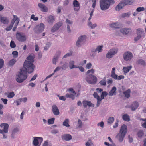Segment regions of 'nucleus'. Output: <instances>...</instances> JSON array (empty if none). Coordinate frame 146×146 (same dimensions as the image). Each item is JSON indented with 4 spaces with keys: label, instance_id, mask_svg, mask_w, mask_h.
Listing matches in <instances>:
<instances>
[{
    "label": "nucleus",
    "instance_id": "obj_1",
    "mask_svg": "<svg viewBox=\"0 0 146 146\" xmlns=\"http://www.w3.org/2000/svg\"><path fill=\"white\" fill-rule=\"evenodd\" d=\"M34 61V58L32 55H29L23 64V68H21L26 72V73H31L34 71L35 66L33 63Z\"/></svg>",
    "mask_w": 146,
    "mask_h": 146
},
{
    "label": "nucleus",
    "instance_id": "obj_2",
    "mask_svg": "<svg viewBox=\"0 0 146 146\" xmlns=\"http://www.w3.org/2000/svg\"><path fill=\"white\" fill-rule=\"evenodd\" d=\"M127 127L125 124L121 126L119 133L117 135L116 138L120 142H122L127 131Z\"/></svg>",
    "mask_w": 146,
    "mask_h": 146
},
{
    "label": "nucleus",
    "instance_id": "obj_3",
    "mask_svg": "<svg viewBox=\"0 0 146 146\" xmlns=\"http://www.w3.org/2000/svg\"><path fill=\"white\" fill-rule=\"evenodd\" d=\"M27 73L25 70L21 68L20 71L18 72V75L16 76V80L19 83H21L27 78Z\"/></svg>",
    "mask_w": 146,
    "mask_h": 146
},
{
    "label": "nucleus",
    "instance_id": "obj_4",
    "mask_svg": "<svg viewBox=\"0 0 146 146\" xmlns=\"http://www.w3.org/2000/svg\"><path fill=\"white\" fill-rule=\"evenodd\" d=\"M114 3V0H100V9L104 11L108 9L110 4Z\"/></svg>",
    "mask_w": 146,
    "mask_h": 146
},
{
    "label": "nucleus",
    "instance_id": "obj_5",
    "mask_svg": "<svg viewBox=\"0 0 146 146\" xmlns=\"http://www.w3.org/2000/svg\"><path fill=\"white\" fill-rule=\"evenodd\" d=\"M133 0H122L116 7L115 9L117 11H119L122 9L124 6L131 5L133 3Z\"/></svg>",
    "mask_w": 146,
    "mask_h": 146
},
{
    "label": "nucleus",
    "instance_id": "obj_6",
    "mask_svg": "<svg viewBox=\"0 0 146 146\" xmlns=\"http://www.w3.org/2000/svg\"><path fill=\"white\" fill-rule=\"evenodd\" d=\"M0 126L1 127L3 128V130L0 129V133L3 134V138L4 139L7 138V136L6 133L8 132L9 125L7 123H3L0 125Z\"/></svg>",
    "mask_w": 146,
    "mask_h": 146
},
{
    "label": "nucleus",
    "instance_id": "obj_7",
    "mask_svg": "<svg viewBox=\"0 0 146 146\" xmlns=\"http://www.w3.org/2000/svg\"><path fill=\"white\" fill-rule=\"evenodd\" d=\"M85 80L88 83L94 84L96 83L97 79L95 76L92 74H89L86 77Z\"/></svg>",
    "mask_w": 146,
    "mask_h": 146
},
{
    "label": "nucleus",
    "instance_id": "obj_8",
    "mask_svg": "<svg viewBox=\"0 0 146 146\" xmlns=\"http://www.w3.org/2000/svg\"><path fill=\"white\" fill-rule=\"evenodd\" d=\"M86 39V36L85 35L80 36L78 38L76 42V46L78 47H80L81 46L85 41Z\"/></svg>",
    "mask_w": 146,
    "mask_h": 146
},
{
    "label": "nucleus",
    "instance_id": "obj_9",
    "mask_svg": "<svg viewBox=\"0 0 146 146\" xmlns=\"http://www.w3.org/2000/svg\"><path fill=\"white\" fill-rule=\"evenodd\" d=\"M23 33L21 32H17L16 33L17 39L20 42H25L26 40V37L25 35H23Z\"/></svg>",
    "mask_w": 146,
    "mask_h": 146
},
{
    "label": "nucleus",
    "instance_id": "obj_10",
    "mask_svg": "<svg viewBox=\"0 0 146 146\" xmlns=\"http://www.w3.org/2000/svg\"><path fill=\"white\" fill-rule=\"evenodd\" d=\"M44 25L42 23H41L40 25H38L35 27L33 30L36 33H40L42 32L44 30Z\"/></svg>",
    "mask_w": 146,
    "mask_h": 146
},
{
    "label": "nucleus",
    "instance_id": "obj_11",
    "mask_svg": "<svg viewBox=\"0 0 146 146\" xmlns=\"http://www.w3.org/2000/svg\"><path fill=\"white\" fill-rule=\"evenodd\" d=\"M118 51V49L114 48L110 49L109 52L106 54V57L108 58H110L112 57L114 55L116 54Z\"/></svg>",
    "mask_w": 146,
    "mask_h": 146
},
{
    "label": "nucleus",
    "instance_id": "obj_12",
    "mask_svg": "<svg viewBox=\"0 0 146 146\" xmlns=\"http://www.w3.org/2000/svg\"><path fill=\"white\" fill-rule=\"evenodd\" d=\"M133 54L129 51H127L124 53L123 57L124 60L126 61H129L133 58Z\"/></svg>",
    "mask_w": 146,
    "mask_h": 146
},
{
    "label": "nucleus",
    "instance_id": "obj_13",
    "mask_svg": "<svg viewBox=\"0 0 146 146\" xmlns=\"http://www.w3.org/2000/svg\"><path fill=\"white\" fill-rule=\"evenodd\" d=\"M33 138V144L35 146L38 145L39 143H41L43 140V138L42 137H34Z\"/></svg>",
    "mask_w": 146,
    "mask_h": 146
},
{
    "label": "nucleus",
    "instance_id": "obj_14",
    "mask_svg": "<svg viewBox=\"0 0 146 146\" xmlns=\"http://www.w3.org/2000/svg\"><path fill=\"white\" fill-rule=\"evenodd\" d=\"M62 24L61 22L57 23L52 27L51 32L53 33L56 31L62 25Z\"/></svg>",
    "mask_w": 146,
    "mask_h": 146
},
{
    "label": "nucleus",
    "instance_id": "obj_15",
    "mask_svg": "<svg viewBox=\"0 0 146 146\" xmlns=\"http://www.w3.org/2000/svg\"><path fill=\"white\" fill-rule=\"evenodd\" d=\"M52 111L53 114L56 116L60 114L59 110L55 105H53L52 107Z\"/></svg>",
    "mask_w": 146,
    "mask_h": 146
},
{
    "label": "nucleus",
    "instance_id": "obj_16",
    "mask_svg": "<svg viewBox=\"0 0 146 146\" xmlns=\"http://www.w3.org/2000/svg\"><path fill=\"white\" fill-rule=\"evenodd\" d=\"M136 33L137 35L141 38L144 37L145 35L144 30L141 28H138L136 30Z\"/></svg>",
    "mask_w": 146,
    "mask_h": 146
},
{
    "label": "nucleus",
    "instance_id": "obj_17",
    "mask_svg": "<svg viewBox=\"0 0 146 146\" xmlns=\"http://www.w3.org/2000/svg\"><path fill=\"white\" fill-rule=\"evenodd\" d=\"M139 104L138 103L137 101H135L133 102L129 108H131L132 111H134L136 110L138 107Z\"/></svg>",
    "mask_w": 146,
    "mask_h": 146
},
{
    "label": "nucleus",
    "instance_id": "obj_18",
    "mask_svg": "<svg viewBox=\"0 0 146 146\" xmlns=\"http://www.w3.org/2000/svg\"><path fill=\"white\" fill-rule=\"evenodd\" d=\"M110 26L115 29H119L121 27V24L119 22H115L110 24Z\"/></svg>",
    "mask_w": 146,
    "mask_h": 146
},
{
    "label": "nucleus",
    "instance_id": "obj_19",
    "mask_svg": "<svg viewBox=\"0 0 146 146\" xmlns=\"http://www.w3.org/2000/svg\"><path fill=\"white\" fill-rule=\"evenodd\" d=\"M73 5L74 7V10L75 11H78L80 8V5L77 0H74L73 1Z\"/></svg>",
    "mask_w": 146,
    "mask_h": 146
},
{
    "label": "nucleus",
    "instance_id": "obj_20",
    "mask_svg": "<svg viewBox=\"0 0 146 146\" xmlns=\"http://www.w3.org/2000/svg\"><path fill=\"white\" fill-rule=\"evenodd\" d=\"M93 96L94 98L97 99V102L96 104V106L98 107L101 103V99H100V96L98 95V94L96 92L94 93Z\"/></svg>",
    "mask_w": 146,
    "mask_h": 146
},
{
    "label": "nucleus",
    "instance_id": "obj_21",
    "mask_svg": "<svg viewBox=\"0 0 146 146\" xmlns=\"http://www.w3.org/2000/svg\"><path fill=\"white\" fill-rule=\"evenodd\" d=\"M83 106L84 108H86L88 106L94 107V104L92 103L91 101H84L82 102Z\"/></svg>",
    "mask_w": 146,
    "mask_h": 146
},
{
    "label": "nucleus",
    "instance_id": "obj_22",
    "mask_svg": "<svg viewBox=\"0 0 146 146\" xmlns=\"http://www.w3.org/2000/svg\"><path fill=\"white\" fill-rule=\"evenodd\" d=\"M0 21L4 24H7L9 22L8 18L5 17L3 16H0Z\"/></svg>",
    "mask_w": 146,
    "mask_h": 146
},
{
    "label": "nucleus",
    "instance_id": "obj_23",
    "mask_svg": "<svg viewBox=\"0 0 146 146\" xmlns=\"http://www.w3.org/2000/svg\"><path fill=\"white\" fill-rule=\"evenodd\" d=\"M62 138L63 140L68 141L72 139V136L70 135L66 134L62 136Z\"/></svg>",
    "mask_w": 146,
    "mask_h": 146
},
{
    "label": "nucleus",
    "instance_id": "obj_24",
    "mask_svg": "<svg viewBox=\"0 0 146 146\" xmlns=\"http://www.w3.org/2000/svg\"><path fill=\"white\" fill-rule=\"evenodd\" d=\"M38 6L41 9V10L44 12H46L48 10L47 8L46 7L45 5L39 3L38 4Z\"/></svg>",
    "mask_w": 146,
    "mask_h": 146
},
{
    "label": "nucleus",
    "instance_id": "obj_25",
    "mask_svg": "<svg viewBox=\"0 0 146 146\" xmlns=\"http://www.w3.org/2000/svg\"><path fill=\"white\" fill-rule=\"evenodd\" d=\"M131 32V29L128 28H125L121 29L120 32L123 34H127Z\"/></svg>",
    "mask_w": 146,
    "mask_h": 146
},
{
    "label": "nucleus",
    "instance_id": "obj_26",
    "mask_svg": "<svg viewBox=\"0 0 146 146\" xmlns=\"http://www.w3.org/2000/svg\"><path fill=\"white\" fill-rule=\"evenodd\" d=\"M19 129L17 127H16L14 129L12 132L11 138L12 139L15 138V136L17 133L19 132Z\"/></svg>",
    "mask_w": 146,
    "mask_h": 146
},
{
    "label": "nucleus",
    "instance_id": "obj_27",
    "mask_svg": "<svg viewBox=\"0 0 146 146\" xmlns=\"http://www.w3.org/2000/svg\"><path fill=\"white\" fill-rule=\"evenodd\" d=\"M60 54V52H58L54 56L52 61L53 64H56V62L59 57Z\"/></svg>",
    "mask_w": 146,
    "mask_h": 146
},
{
    "label": "nucleus",
    "instance_id": "obj_28",
    "mask_svg": "<svg viewBox=\"0 0 146 146\" xmlns=\"http://www.w3.org/2000/svg\"><path fill=\"white\" fill-rule=\"evenodd\" d=\"M116 88L115 87H113L111 90L110 92L109 93V95L110 96H112L113 95H116Z\"/></svg>",
    "mask_w": 146,
    "mask_h": 146
},
{
    "label": "nucleus",
    "instance_id": "obj_29",
    "mask_svg": "<svg viewBox=\"0 0 146 146\" xmlns=\"http://www.w3.org/2000/svg\"><path fill=\"white\" fill-rule=\"evenodd\" d=\"M131 92V90L130 89H128L126 91L123 92V94L125 95V97L127 98H129L130 96V93Z\"/></svg>",
    "mask_w": 146,
    "mask_h": 146
},
{
    "label": "nucleus",
    "instance_id": "obj_30",
    "mask_svg": "<svg viewBox=\"0 0 146 146\" xmlns=\"http://www.w3.org/2000/svg\"><path fill=\"white\" fill-rule=\"evenodd\" d=\"M132 68V67L131 66H130L127 67H124L123 70L124 72V74H125V73L128 72Z\"/></svg>",
    "mask_w": 146,
    "mask_h": 146
},
{
    "label": "nucleus",
    "instance_id": "obj_31",
    "mask_svg": "<svg viewBox=\"0 0 146 146\" xmlns=\"http://www.w3.org/2000/svg\"><path fill=\"white\" fill-rule=\"evenodd\" d=\"M112 78L115 80H120L122 79H123L124 78V77L123 75H120L119 76H118L117 75L115 74L112 77Z\"/></svg>",
    "mask_w": 146,
    "mask_h": 146
},
{
    "label": "nucleus",
    "instance_id": "obj_32",
    "mask_svg": "<svg viewBox=\"0 0 146 146\" xmlns=\"http://www.w3.org/2000/svg\"><path fill=\"white\" fill-rule=\"evenodd\" d=\"M123 119L125 121H129L130 120L129 116L127 114H125L123 115Z\"/></svg>",
    "mask_w": 146,
    "mask_h": 146
},
{
    "label": "nucleus",
    "instance_id": "obj_33",
    "mask_svg": "<svg viewBox=\"0 0 146 146\" xmlns=\"http://www.w3.org/2000/svg\"><path fill=\"white\" fill-rule=\"evenodd\" d=\"M69 120L68 119H65L63 123V125L64 126L66 127H70V125L68 124Z\"/></svg>",
    "mask_w": 146,
    "mask_h": 146
},
{
    "label": "nucleus",
    "instance_id": "obj_34",
    "mask_svg": "<svg viewBox=\"0 0 146 146\" xmlns=\"http://www.w3.org/2000/svg\"><path fill=\"white\" fill-rule=\"evenodd\" d=\"M16 62V60L15 59H13L10 60L8 63V66H13Z\"/></svg>",
    "mask_w": 146,
    "mask_h": 146
},
{
    "label": "nucleus",
    "instance_id": "obj_35",
    "mask_svg": "<svg viewBox=\"0 0 146 146\" xmlns=\"http://www.w3.org/2000/svg\"><path fill=\"white\" fill-rule=\"evenodd\" d=\"M74 62L73 61H71L69 62V67L70 69L74 68Z\"/></svg>",
    "mask_w": 146,
    "mask_h": 146
},
{
    "label": "nucleus",
    "instance_id": "obj_36",
    "mask_svg": "<svg viewBox=\"0 0 146 146\" xmlns=\"http://www.w3.org/2000/svg\"><path fill=\"white\" fill-rule=\"evenodd\" d=\"M48 22L49 23L52 24L54 20V17L52 16H50L49 17Z\"/></svg>",
    "mask_w": 146,
    "mask_h": 146
},
{
    "label": "nucleus",
    "instance_id": "obj_37",
    "mask_svg": "<svg viewBox=\"0 0 146 146\" xmlns=\"http://www.w3.org/2000/svg\"><path fill=\"white\" fill-rule=\"evenodd\" d=\"M108 95L107 92L106 91L102 92V94L101 95L100 99H101V100L102 99L104 98V97Z\"/></svg>",
    "mask_w": 146,
    "mask_h": 146
},
{
    "label": "nucleus",
    "instance_id": "obj_38",
    "mask_svg": "<svg viewBox=\"0 0 146 146\" xmlns=\"http://www.w3.org/2000/svg\"><path fill=\"white\" fill-rule=\"evenodd\" d=\"M106 77H105L103 80L100 82L99 83L101 85L105 86L106 85Z\"/></svg>",
    "mask_w": 146,
    "mask_h": 146
},
{
    "label": "nucleus",
    "instance_id": "obj_39",
    "mask_svg": "<svg viewBox=\"0 0 146 146\" xmlns=\"http://www.w3.org/2000/svg\"><path fill=\"white\" fill-rule=\"evenodd\" d=\"M103 47V45L98 46L96 49V50L99 53L100 52H101L102 51V48Z\"/></svg>",
    "mask_w": 146,
    "mask_h": 146
},
{
    "label": "nucleus",
    "instance_id": "obj_40",
    "mask_svg": "<svg viewBox=\"0 0 146 146\" xmlns=\"http://www.w3.org/2000/svg\"><path fill=\"white\" fill-rule=\"evenodd\" d=\"M88 25L89 27H90L91 29H93L96 27L97 25L96 23L92 24V23L91 22H90L88 23Z\"/></svg>",
    "mask_w": 146,
    "mask_h": 146
},
{
    "label": "nucleus",
    "instance_id": "obj_41",
    "mask_svg": "<svg viewBox=\"0 0 146 146\" xmlns=\"http://www.w3.org/2000/svg\"><path fill=\"white\" fill-rule=\"evenodd\" d=\"M137 63L138 64L145 66V61L142 59H139L137 61Z\"/></svg>",
    "mask_w": 146,
    "mask_h": 146
},
{
    "label": "nucleus",
    "instance_id": "obj_42",
    "mask_svg": "<svg viewBox=\"0 0 146 146\" xmlns=\"http://www.w3.org/2000/svg\"><path fill=\"white\" fill-rule=\"evenodd\" d=\"M66 96L67 98H72L73 100L75 98L74 95L71 94H66Z\"/></svg>",
    "mask_w": 146,
    "mask_h": 146
},
{
    "label": "nucleus",
    "instance_id": "obj_43",
    "mask_svg": "<svg viewBox=\"0 0 146 146\" xmlns=\"http://www.w3.org/2000/svg\"><path fill=\"white\" fill-rule=\"evenodd\" d=\"M13 16L14 17V19H12L11 21V24H10L11 25H13V26L14 23L15 22V21L17 20H18L17 17V16L14 15Z\"/></svg>",
    "mask_w": 146,
    "mask_h": 146
},
{
    "label": "nucleus",
    "instance_id": "obj_44",
    "mask_svg": "<svg viewBox=\"0 0 146 146\" xmlns=\"http://www.w3.org/2000/svg\"><path fill=\"white\" fill-rule=\"evenodd\" d=\"M55 118H52L49 119L48 120V122L49 124H52L54 123V121Z\"/></svg>",
    "mask_w": 146,
    "mask_h": 146
},
{
    "label": "nucleus",
    "instance_id": "obj_45",
    "mask_svg": "<svg viewBox=\"0 0 146 146\" xmlns=\"http://www.w3.org/2000/svg\"><path fill=\"white\" fill-rule=\"evenodd\" d=\"M51 45V43L50 42H48L46 44V45L44 48V50L45 51H46L48 50L50 46Z\"/></svg>",
    "mask_w": 146,
    "mask_h": 146
},
{
    "label": "nucleus",
    "instance_id": "obj_46",
    "mask_svg": "<svg viewBox=\"0 0 146 146\" xmlns=\"http://www.w3.org/2000/svg\"><path fill=\"white\" fill-rule=\"evenodd\" d=\"M114 121V118L113 117H110L108 120V122L109 124L112 123Z\"/></svg>",
    "mask_w": 146,
    "mask_h": 146
},
{
    "label": "nucleus",
    "instance_id": "obj_47",
    "mask_svg": "<svg viewBox=\"0 0 146 146\" xmlns=\"http://www.w3.org/2000/svg\"><path fill=\"white\" fill-rule=\"evenodd\" d=\"M130 13H123L121 15V17L123 18L125 17H129Z\"/></svg>",
    "mask_w": 146,
    "mask_h": 146
},
{
    "label": "nucleus",
    "instance_id": "obj_48",
    "mask_svg": "<svg viewBox=\"0 0 146 146\" xmlns=\"http://www.w3.org/2000/svg\"><path fill=\"white\" fill-rule=\"evenodd\" d=\"M145 10V8L143 7H139L136 9V11L138 12L143 11Z\"/></svg>",
    "mask_w": 146,
    "mask_h": 146
},
{
    "label": "nucleus",
    "instance_id": "obj_49",
    "mask_svg": "<svg viewBox=\"0 0 146 146\" xmlns=\"http://www.w3.org/2000/svg\"><path fill=\"white\" fill-rule=\"evenodd\" d=\"M10 46L12 48H14L16 47V44L13 41H11L10 42Z\"/></svg>",
    "mask_w": 146,
    "mask_h": 146
},
{
    "label": "nucleus",
    "instance_id": "obj_50",
    "mask_svg": "<svg viewBox=\"0 0 146 146\" xmlns=\"http://www.w3.org/2000/svg\"><path fill=\"white\" fill-rule=\"evenodd\" d=\"M12 54L13 57L14 58H17L18 56V53L16 51H14L13 52Z\"/></svg>",
    "mask_w": 146,
    "mask_h": 146
},
{
    "label": "nucleus",
    "instance_id": "obj_51",
    "mask_svg": "<svg viewBox=\"0 0 146 146\" xmlns=\"http://www.w3.org/2000/svg\"><path fill=\"white\" fill-rule=\"evenodd\" d=\"M15 96L14 93L13 92H10L7 96V97L9 98H12Z\"/></svg>",
    "mask_w": 146,
    "mask_h": 146
},
{
    "label": "nucleus",
    "instance_id": "obj_52",
    "mask_svg": "<svg viewBox=\"0 0 146 146\" xmlns=\"http://www.w3.org/2000/svg\"><path fill=\"white\" fill-rule=\"evenodd\" d=\"M143 135L142 131H140L137 133V135L139 137H141Z\"/></svg>",
    "mask_w": 146,
    "mask_h": 146
},
{
    "label": "nucleus",
    "instance_id": "obj_53",
    "mask_svg": "<svg viewBox=\"0 0 146 146\" xmlns=\"http://www.w3.org/2000/svg\"><path fill=\"white\" fill-rule=\"evenodd\" d=\"M4 61L3 59H0V69L3 66Z\"/></svg>",
    "mask_w": 146,
    "mask_h": 146
},
{
    "label": "nucleus",
    "instance_id": "obj_54",
    "mask_svg": "<svg viewBox=\"0 0 146 146\" xmlns=\"http://www.w3.org/2000/svg\"><path fill=\"white\" fill-rule=\"evenodd\" d=\"M116 68L115 67H113L112 69V70L111 72V77H112L113 76L115 75V69Z\"/></svg>",
    "mask_w": 146,
    "mask_h": 146
},
{
    "label": "nucleus",
    "instance_id": "obj_55",
    "mask_svg": "<svg viewBox=\"0 0 146 146\" xmlns=\"http://www.w3.org/2000/svg\"><path fill=\"white\" fill-rule=\"evenodd\" d=\"M67 64L66 63H65L62 66H61V68L62 69V70H65L67 68Z\"/></svg>",
    "mask_w": 146,
    "mask_h": 146
},
{
    "label": "nucleus",
    "instance_id": "obj_56",
    "mask_svg": "<svg viewBox=\"0 0 146 146\" xmlns=\"http://www.w3.org/2000/svg\"><path fill=\"white\" fill-rule=\"evenodd\" d=\"M31 19H33L34 21H37L38 19V18L37 17H35L34 14L31 15Z\"/></svg>",
    "mask_w": 146,
    "mask_h": 146
},
{
    "label": "nucleus",
    "instance_id": "obj_57",
    "mask_svg": "<svg viewBox=\"0 0 146 146\" xmlns=\"http://www.w3.org/2000/svg\"><path fill=\"white\" fill-rule=\"evenodd\" d=\"M92 141L91 140H89L85 144L86 146H90L91 145Z\"/></svg>",
    "mask_w": 146,
    "mask_h": 146
},
{
    "label": "nucleus",
    "instance_id": "obj_58",
    "mask_svg": "<svg viewBox=\"0 0 146 146\" xmlns=\"http://www.w3.org/2000/svg\"><path fill=\"white\" fill-rule=\"evenodd\" d=\"M22 98H20L18 100L16 101V102L17 103V105L18 106L20 104L21 102L22 101Z\"/></svg>",
    "mask_w": 146,
    "mask_h": 146
},
{
    "label": "nucleus",
    "instance_id": "obj_59",
    "mask_svg": "<svg viewBox=\"0 0 146 146\" xmlns=\"http://www.w3.org/2000/svg\"><path fill=\"white\" fill-rule=\"evenodd\" d=\"M78 123L79 124L78 127L80 128H81L82 125V122L81 121L80 119H78Z\"/></svg>",
    "mask_w": 146,
    "mask_h": 146
},
{
    "label": "nucleus",
    "instance_id": "obj_60",
    "mask_svg": "<svg viewBox=\"0 0 146 146\" xmlns=\"http://www.w3.org/2000/svg\"><path fill=\"white\" fill-rule=\"evenodd\" d=\"M13 26L10 24L9 26L7 27L6 28V30L7 31H10L12 28Z\"/></svg>",
    "mask_w": 146,
    "mask_h": 146
},
{
    "label": "nucleus",
    "instance_id": "obj_61",
    "mask_svg": "<svg viewBox=\"0 0 146 146\" xmlns=\"http://www.w3.org/2000/svg\"><path fill=\"white\" fill-rule=\"evenodd\" d=\"M92 65V64L91 63H88L87 64H86V68L88 69H89L91 68Z\"/></svg>",
    "mask_w": 146,
    "mask_h": 146
},
{
    "label": "nucleus",
    "instance_id": "obj_62",
    "mask_svg": "<svg viewBox=\"0 0 146 146\" xmlns=\"http://www.w3.org/2000/svg\"><path fill=\"white\" fill-rule=\"evenodd\" d=\"M72 55V53L70 52L67 53L63 56V58H66L67 57H69L71 56Z\"/></svg>",
    "mask_w": 146,
    "mask_h": 146
},
{
    "label": "nucleus",
    "instance_id": "obj_63",
    "mask_svg": "<svg viewBox=\"0 0 146 146\" xmlns=\"http://www.w3.org/2000/svg\"><path fill=\"white\" fill-rule=\"evenodd\" d=\"M104 123L103 121H101L100 122L98 123L97 124L98 126H100L102 128L104 127Z\"/></svg>",
    "mask_w": 146,
    "mask_h": 146
},
{
    "label": "nucleus",
    "instance_id": "obj_64",
    "mask_svg": "<svg viewBox=\"0 0 146 146\" xmlns=\"http://www.w3.org/2000/svg\"><path fill=\"white\" fill-rule=\"evenodd\" d=\"M128 138L129 140V141L130 143H131L133 142V139L132 137H130L129 135H128Z\"/></svg>",
    "mask_w": 146,
    "mask_h": 146
}]
</instances>
